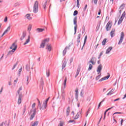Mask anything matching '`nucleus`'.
Returning a JSON list of instances; mask_svg holds the SVG:
<instances>
[{"instance_id":"1","label":"nucleus","mask_w":126,"mask_h":126,"mask_svg":"<svg viewBox=\"0 0 126 126\" xmlns=\"http://www.w3.org/2000/svg\"><path fill=\"white\" fill-rule=\"evenodd\" d=\"M39 8V3L38 1H35L34 3L33 7V12L34 13H37L38 12V9Z\"/></svg>"},{"instance_id":"2","label":"nucleus","mask_w":126,"mask_h":126,"mask_svg":"<svg viewBox=\"0 0 126 126\" xmlns=\"http://www.w3.org/2000/svg\"><path fill=\"white\" fill-rule=\"evenodd\" d=\"M77 17H75L73 19V22H74V25H75L74 27V35H75L76 34V31L77 30Z\"/></svg>"},{"instance_id":"3","label":"nucleus","mask_w":126,"mask_h":126,"mask_svg":"<svg viewBox=\"0 0 126 126\" xmlns=\"http://www.w3.org/2000/svg\"><path fill=\"white\" fill-rule=\"evenodd\" d=\"M111 28H112V21H109L107 23L105 29L106 31H110V30H111Z\"/></svg>"},{"instance_id":"4","label":"nucleus","mask_w":126,"mask_h":126,"mask_svg":"<svg viewBox=\"0 0 126 126\" xmlns=\"http://www.w3.org/2000/svg\"><path fill=\"white\" fill-rule=\"evenodd\" d=\"M124 38H125V33L122 32L121 33L120 39L118 42V45H121L122 43H123V40H124Z\"/></svg>"},{"instance_id":"5","label":"nucleus","mask_w":126,"mask_h":126,"mask_svg":"<svg viewBox=\"0 0 126 126\" xmlns=\"http://www.w3.org/2000/svg\"><path fill=\"white\" fill-rule=\"evenodd\" d=\"M50 98H51V97H49L43 102V103L42 104V107H43V108L42 109V110H45V109H46V108H47V105H48V102L49 100H50Z\"/></svg>"},{"instance_id":"6","label":"nucleus","mask_w":126,"mask_h":126,"mask_svg":"<svg viewBox=\"0 0 126 126\" xmlns=\"http://www.w3.org/2000/svg\"><path fill=\"white\" fill-rule=\"evenodd\" d=\"M50 41V38H46L42 41L40 44V48H44L46 42H49Z\"/></svg>"},{"instance_id":"7","label":"nucleus","mask_w":126,"mask_h":126,"mask_svg":"<svg viewBox=\"0 0 126 126\" xmlns=\"http://www.w3.org/2000/svg\"><path fill=\"white\" fill-rule=\"evenodd\" d=\"M33 113L31 115L30 117L31 121H32V120L35 118V115H36V113H37V108L33 109Z\"/></svg>"},{"instance_id":"8","label":"nucleus","mask_w":126,"mask_h":126,"mask_svg":"<svg viewBox=\"0 0 126 126\" xmlns=\"http://www.w3.org/2000/svg\"><path fill=\"white\" fill-rule=\"evenodd\" d=\"M102 68H103V65H102V64H100L97 66L96 71L98 73V74H99V73H101V71L102 70Z\"/></svg>"},{"instance_id":"9","label":"nucleus","mask_w":126,"mask_h":126,"mask_svg":"<svg viewBox=\"0 0 126 126\" xmlns=\"http://www.w3.org/2000/svg\"><path fill=\"white\" fill-rule=\"evenodd\" d=\"M97 61V59L95 57H92V59L89 61V63H92V64L94 65L95 63H96V61Z\"/></svg>"},{"instance_id":"10","label":"nucleus","mask_w":126,"mask_h":126,"mask_svg":"<svg viewBox=\"0 0 126 126\" xmlns=\"http://www.w3.org/2000/svg\"><path fill=\"white\" fill-rule=\"evenodd\" d=\"M108 75L103 77L102 78L99 80L98 81L99 82H101V81H104V80H107V79H108L109 78L110 75V74H109V73H108Z\"/></svg>"},{"instance_id":"11","label":"nucleus","mask_w":126,"mask_h":126,"mask_svg":"<svg viewBox=\"0 0 126 126\" xmlns=\"http://www.w3.org/2000/svg\"><path fill=\"white\" fill-rule=\"evenodd\" d=\"M75 99H77V101H78V88H77L75 91Z\"/></svg>"},{"instance_id":"12","label":"nucleus","mask_w":126,"mask_h":126,"mask_svg":"<svg viewBox=\"0 0 126 126\" xmlns=\"http://www.w3.org/2000/svg\"><path fill=\"white\" fill-rule=\"evenodd\" d=\"M112 50H113V47H109L107 50L105 52L106 55H108V54H110V52H111V51H112Z\"/></svg>"},{"instance_id":"13","label":"nucleus","mask_w":126,"mask_h":126,"mask_svg":"<svg viewBox=\"0 0 126 126\" xmlns=\"http://www.w3.org/2000/svg\"><path fill=\"white\" fill-rule=\"evenodd\" d=\"M116 31V29H112V31L110 32V36L111 38H113L114 37V35H115V32Z\"/></svg>"},{"instance_id":"14","label":"nucleus","mask_w":126,"mask_h":126,"mask_svg":"<svg viewBox=\"0 0 126 126\" xmlns=\"http://www.w3.org/2000/svg\"><path fill=\"white\" fill-rule=\"evenodd\" d=\"M25 37H26V31L23 32L22 36L20 38L21 41H22V40H23Z\"/></svg>"},{"instance_id":"15","label":"nucleus","mask_w":126,"mask_h":126,"mask_svg":"<svg viewBox=\"0 0 126 126\" xmlns=\"http://www.w3.org/2000/svg\"><path fill=\"white\" fill-rule=\"evenodd\" d=\"M10 49H15V51H16V49H17V45H15V43H13L10 47Z\"/></svg>"},{"instance_id":"16","label":"nucleus","mask_w":126,"mask_h":126,"mask_svg":"<svg viewBox=\"0 0 126 126\" xmlns=\"http://www.w3.org/2000/svg\"><path fill=\"white\" fill-rule=\"evenodd\" d=\"M30 39H31V37L30 35H29L28 37V39L26 40V42L24 43V45H27V44H28V43H29L30 42Z\"/></svg>"},{"instance_id":"17","label":"nucleus","mask_w":126,"mask_h":126,"mask_svg":"<svg viewBox=\"0 0 126 126\" xmlns=\"http://www.w3.org/2000/svg\"><path fill=\"white\" fill-rule=\"evenodd\" d=\"M14 52H15V49H12L11 50L8 52L7 55L9 56V55H12Z\"/></svg>"},{"instance_id":"18","label":"nucleus","mask_w":126,"mask_h":126,"mask_svg":"<svg viewBox=\"0 0 126 126\" xmlns=\"http://www.w3.org/2000/svg\"><path fill=\"white\" fill-rule=\"evenodd\" d=\"M86 41H87V35H86L85 37L84 41V44H83V45L82 46V48L81 50H83V48L85 46V44H86Z\"/></svg>"},{"instance_id":"19","label":"nucleus","mask_w":126,"mask_h":126,"mask_svg":"<svg viewBox=\"0 0 126 126\" xmlns=\"http://www.w3.org/2000/svg\"><path fill=\"white\" fill-rule=\"evenodd\" d=\"M79 115H81V111H79L77 115L75 116L74 120H77L79 118Z\"/></svg>"},{"instance_id":"20","label":"nucleus","mask_w":126,"mask_h":126,"mask_svg":"<svg viewBox=\"0 0 126 126\" xmlns=\"http://www.w3.org/2000/svg\"><path fill=\"white\" fill-rule=\"evenodd\" d=\"M70 112V110L69 109V107H68L66 111V116L67 117H68Z\"/></svg>"},{"instance_id":"21","label":"nucleus","mask_w":126,"mask_h":126,"mask_svg":"<svg viewBox=\"0 0 126 126\" xmlns=\"http://www.w3.org/2000/svg\"><path fill=\"white\" fill-rule=\"evenodd\" d=\"M67 80V78L66 77H65V79L63 81V87H64L63 88H65V86L66 85V81Z\"/></svg>"},{"instance_id":"22","label":"nucleus","mask_w":126,"mask_h":126,"mask_svg":"<svg viewBox=\"0 0 126 126\" xmlns=\"http://www.w3.org/2000/svg\"><path fill=\"white\" fill-rule=\"evenodd\" d=\"M46 49L49 51V52H51L52 51V46L51 45H47L46 46Z\"/></svg>"},{"instance_id":"23","label":"nucleus","mask_w":126,"mask_h":126,"mask_svg":"<svg viewBox=\"0 0 126 126\" xmlns=\"http://www.w3.org/2000/svg\"><path fill=\"white\" fill-rule=\"evenodd\" d=\"M66 65V61H63L62 63V70L63 69V68L65 67Z\"/></svg>"},{"instance_id":"24","label":"nucleus","mask_w":126,"mask_h":126,"mask_svg":"<svg viewBox=\"0 0 126 126\" xmlns=\"http://www.w3.org/2000/svg\"><path fill=\"white\" fill-rule=\"evenodd\" d=\"M36 30L38 32V33H41V32L45 31V29L42 28H37Z\"/></svg>"},{"instance_id":"25","label":"nucleus","mask_w":126,"mask_h":126,"mask_svg":"<svg viewBox=\"0 0 126 126\" xmlns=\"http://www.w3.org/2000/svg\"><path fill=\"white\" fill-rule=\"evenodd\" d=\"M115 91V89H112L107 94V96H109V95H112L113 93H114V92Z\"/></svg>"},{"instance_id":"26","label":"nucleus","mask_w":126,"mask_h":126,"mask_svg":"<svg viewBox=\"0 0 126 126\" xmlns=\"http://www.w3.org/2000/svg\"><path fill=\"white\" fill-rule=\"evenodd\" d=\"M80 72V68H78L77 69L76 73L75 75V78H76L77 76H78V74H79V72Z\"/></svg>"},{"instance_id":"27","label":"nucleus","mask_w":126,"mask_h":126,"mask_svg":"<svg viewBox=\"0 0 126 126\" xmlns=\"http://www.w3.org/2000/svg\"><path fill=\"white\" fill-rule=\"evenodd\" d=\"M48 3V1H46L43 4V7L44 10H46V8H47L46 5Z\"/></svg>"},{"instance_id":"28","label":"nucleus","mask_w":126,"mask_h":126,"mask_svg":"<svg viewBox=\"0 0 126 126\" xmlns=\"http://www.w3.org/2000/svg\"><path fill=\"white\" fill-rule=\"evenodd\" d=\"M40 84L41 86H43L44 85V80H43V78H41L40 80Z\"/></svg>"},{"instance_id":"29","label":"nucleus","mask_w":126,"mask_h":126,"mask_svg":"<svg viewBox=\"0 0 126 126\" xmlns=\"http://www.w3.org/2000/svg\"><path fill=\"white\" fill-rule=\"evenodd\" d=\"M106 42H107V38H104L102 42V46H105L106 45Z\"/></svg>"},{"instance_id":"30","label":"nucleus","mask_w":126,"mask_h":126,"mask_svg":"<svg viewBox=\"0 0 126 126\" xmlns=\"http://www.w3.org/2000/svg\"><path fill=\"white\" fill-rule=\"evenodd\" d=\"M39 125V121H35L34 123L32 125V126H37Z\"/></svg>"},{"instance_id":"31","label":"nucleus","mask_w":126,"mask_h":126,"mask_svg":"<svg viewBox=\"0 0 126 126\" xmlns=\"http://www.w3.org/2000/svg\"><path fill=\"white\" fill-rule=\"evenodd\" d=\"M64 89H65V88H64V87H62V95H64Z\"/></svg>"},{"instance_id":"32","label":"nucleus","mask_w":126,"mask_h":126,"mask_svg":"<svg viewBox=\"0 0 126 126\" xmlns=\"http://www.w3.org/2000/svg\"><path fill=\"white\" fill-rule=\"evenodd\" d=\"M125 6H126V4H122L121 5V6H120V7L119 8V9H121L122 10H123V9H124V8H125Z\"/></svg>"},{"instance_id":"33","label":"nucleus","mask_w":126,"mask_h":126,"mask_svg":"<svg viewBox=\"0 0 126 126\" xmlns=\"http://www.w3.org/2000/svg\"><path fill=\"white\" fill-rule=\"evenodd\" d=\"M125 16H126V12L124 11L123 12V13L122 14V16H121L120 18L121 19H124V18H125Z\"/></svg>"},{"instance_id":"34","label":"nucleus","mask_w":126,"mask_h":126,"mask_svg":"<svg viewBox=\"0 0 126 126\" xmlns=\"http://www.w3.org/2000/svg\"><path fill=\"white\" fill-rule=\"evenodd\" d=\"M26 16H27V19H28L29 20H31L32 18H31V17L30 16V14H27L26 15Z\"/></svg>"},{"instance_id":"35","label":"nucleus","mask_w":126,"mask_h":126,"mask_svg":"<svg viewBox=\"0 0 126 126\" xmlns=\"http://www.w3.org/2000/svg\"><path fill=\"white\" fill-rule=\"evenodd\" d=\"M46 76L47 77L50 76V69L46 70Z\"/></svg>"},{"instance_id":"36","label":"nucleus","mask_w":126,"mask_h":126,"mask_svg":"<svg viewBox=\"0 0 126 126\" xmlns=\"http://www.w3.org/2000/svg\"><path fill=\"white\" fill-rule=\"evenodd\" d=\"M123 20H124V19H121L120 18L119 21H118V25H120V24H121V23H122L123 22Z\"/></svg>"},{"instance_id":"37","label":"nucleus","mask_w":126,"mask_h":126,"mask_svg":"<svg viewBox=\"0 0 126 126\" xmlns=\"http://www.w3.org/2000/svg\"><path fill=\"white\" fill-rule=\"evenodd\" d=\"M66 54V48H65V49L63 50V56H65Z\"/></svg>"},{"instance_id":"38","label":"nucleus","mask_w":126,"mask_h":126,"mask_svg":"<svg viewBox=\"0 0 126 126\" xmlns=\"http://www.w3.org/2000/svg\"><path fill=\"white\" fill-rule=\"evenodd\" d=\"M92 67H93V65H92L91 64H90L88 70H91V69H92Z\"/></svg>"},{"instance_id":"39","label":"nucleus","mask_w":126,"mask_h":126,"mask_svg":"<svg viewBox=\"0 0 126 126\" xmlns=\"http://www.w3.org/2000/svg\"><path fill=\"white\" fill-rule=\"evenodd\" d=\"M19 5H20V3L19 2H17L14 4L13 6L16 7V6H19Z\"/></svg>"},{"instance_id":"40","label":"nucleus","mask_w":126,"mask_h":126,"mask_svg":"<svg viewBox=\"0 0 126 126\" xmlns=\"http://www.w3.org/2000/svg\"><path fill=\"white\" fill-rule=\"evenodd\" d=\"M39 108L40 110H42V105H41V103L38 104L37 109H39Z\"/></svg>"},{"instance_id":"41","label":"nucleus","mask_w":126,"mask_h":126,"mask_svg":"<svg viewBox=\"0 0 126 126\" xmlns=\"http://www.w3.org/2000/svg\"><path fill=\"white\" fill-rule=\"evenodd\" d=\"M26 69L27 71H29V64H27L26 65Z\"/></svg>"},{"instance_id":"42","label":"nucleus","mask_w":126,"mask_h":126,"mask_svg":"<svg viewBox=\"0 0 126 126\" xmlns=\"http://www.w3.org/2000/svg\"><path fill=\"white\" fill-rule=\"evenodd\" d=\"M84 90H83V89L81 90V92H80V96H81V97H83V94H84L83 92H84Z\"/></svg>"},{"instance_id":"43","label":"nucleus","mask_w":126,"mask_h":126,"mask_svg":"<svg viewBox=\"0 0 126 126\" xmlns=\"http://www.w3.org/2000/svg\"><path fill=\"white\" fill-rule=\"evenodd\" d=\"M17 64H18V62H17L14 65L12 69V70H13V69H14L15 67H16V65H17Z\"/></svg>"},{"instance_id":"44","label":"nucleus","mask_w":126,"mask_h":126,"mask_svg":"<svg viewBox=\"0 0 126 126\" xmlns=\"http://www.w3.org/2000/svg\"><path fill=\"white\" fill-rule=\"evenodd\" d=\"M77 43L76 46H78L79 45V43H80V39L77 38Z\"/></svg>"},{"instance_id":"45","label":"nucleus","mask_w":126,"mask_h":126,"mask_svg":"<svg viewBox=\"0 0 126 126\" xmlns=\"http://www.w3.org/2000/svg\"><path fill=\"white\" fill-rule=\"evenodd\" d=\"M78 14V11L77 10H75L73 13L74 16H75V15H77Z\"/></svg>"},{"instance_id":"46","label":"nucleus","mask_w":126,"mask_h":126,"mask_svg":"<svg viewBox=\"0 0 126 126\" xmlns=\"http://www.w3.org/2000/svg\"><path fill=\"white\" fill-rule=\"evenodd\" d=\"M101 78V74L98 75L96 77L95 80H99L100 78Z\"/></svg>"},{"instance_id":"47","label":"nucleus","mask_w":126,"mask_h":126,"mask_svg":"<svg viewBox=\"0 0 126 126\" xmlns=\"http://www.w3.org/2000/svg\"><path fill=\"white\" fill-rule=\"evenodd\" d=\"M21 90H22V87H20L19 88V90L17 91L18 94H19V93H20V91H21Z\"/></svg>"},{"instance_id":"48","label":"nucleus","mask_w":126,"mask_h":126,"mask_svg":"<svg viewBox=\"0 0 126 126\" xmlns=\"http://www.w3.org/2000/svg\"><path fill=\"white\" fill-rule=\"evenodd\" d=\"M21 99L22 98H18V104L19 105H20V104H21Z\"/></svg>"},{"instance_id":"49","label":"nucleus","mask_w":126,"mask_h":126,"mask_svg":"<svg viewBox=\"0 0 126 126\" xmlns=\"http://www.w3.org/2000/svg\"><path fill=\"white\" fill-rule=\"evenodd\" d=\"M107 112L108 111H107L106 110H105V111L104 112L103 120H105V118H106V115H107Z\"/></svg>"},{"instance_id":"50","label":"nucleus","mask_w":126,"mask_h":126,"mask_svg":"<svg viewBox=\"0 0 126 126\" xmlns=\"http://www.w3.org/2000/svg\"><path fill=\"white\" fill-rule=\"evenodd\" d=\"M9 30H10V27H8L7 29L5 31V32H6L7 33V32H8V31H9Z\"/></svg>"},{"instance_id":"51","label":"nucleus","mask_w":126,"mask_h":126,"mask_svg":"<svg viewBox=\"0 0 126 126\" xmlns=\"http://www.w3.org/2000/svg\"><path fill=\"white\" fill-rule=\"evenodd\" d=\"M94 1V4H97V2H98V0H93L92 1V2H93Z\"/></svg>"},{"instance_id":"52","label":"nucleus","mask_w":126,"mask_h":126,"mask_svg":"<svg viewBox=\"0 0 126 126\" xmlns=\"http://www.w3.org/2000/svg\"><path fill=\"white\" fill-rule=\"evenodd\" d=\"M19 95V98L22 99V97H23V95L21 94H18Z\"/></svg>"},{"instance_id":"53","label":"nucleus","mask_w":126,"mask_h":126,"mask_svg":"<svg viewBox=\"0 0 126 126\" xmlns=\"http://www.w3.org/2000/svg\"><path fill=\"white\" fill-rule=\"evenodd\" d=\"M113 108H115V106H112L111 107L107 109L106 111V112H108V111H110V110H112V109H113Z\"/></svg>"},{"instance_id":"54","label":"nucleus","mask_w":126,"mask_h":126,"mask_svg":"<svg viewBox=\"0 0 126 126\" xmlns=\"http://www.w3.org/2000/svg\"><path fill=\"white\" fill-rule=\"evenodd\" d=\"M77 7L79 8V0H77Z\"/></svg>"},{"instance_id":"55","label":"nucleus","mask_w":126,"mask_h":126,"mask_svg":"<svg viewBox=\"0 0 126 126\" xmlns=\"http://www.w3.org/2000/svg\"><path fill=\"white\" fill-rule=\"evenodd\" d=\"M35 106H36V103H33V104L32 106V109H34V108H35Z\"/></svg>"},{"instance_id":"56","label":"nucleus","mask_w":126,"mask_h":126,"mask_svg":"<svg viewBox=\"0 0 126 126\" xmlns=\"http://www.w3.org/2000/svg\"><path fill=\"white\" fill-rule=\"evenodd\" d=\"M32 29V27L31 26V25L29 26L28 28V30L31 31V29Z\"/></svg>"},{"instance_id":"57","label":"nucleus","mask_w":126,"mask_h":126,"mask_svg":"<svg viewBox=\"0 0 126 126\" xmlns=\"http://www.w3.org/2000/svg\"><path fill=\"white\" fill-rule=\"evenodd\" d=\"M69 62H70V63L71 64V63H72V62H73V58H71L70 60H69Z\"/></svg>"},{"instance_id":"58","label":"nucleus","mask_w":126,"mask_h":126,"mask_svg":"<svg viewBox=\"0 0 126 126\" xmlns=\"http://www.w3.org/2000/svg\"><path fill=\"white\" fill-rule=\"evenodd\" d=\"M75 121L74 120H69V121H68V123H74V124H75Z\"/></svg>"},{"instance_id":"59","label":"nucleus","mask_w":126,"mask_h":126,"mask_svg":"<svg viewBox=\"0 0 126 126\" xmlns=\"http://www.w3.org/2000/svg\"><path fill=\"white\" fill-rule=\"evenodd\" d=\"M70 46H71V44H69L68 46H66L65 47V48H66V50H69V48H70Z\"/></svg>"},{"instance_id":"60","label":"nucleus","mask_w":126,"mask_h":126,"mask_svg":"<svg viewBox=\"0 0 126 126\" xmlns=\"http://www.w3.org/2000/svg\"><path fill=\"white\" fill-rule=\"evenodd\" d=\"M63 126V123L62 122H60L59 126Z\"/></svg>"},{"instance_id":"61","label":"nucleus","mask_w":126,"mask_h":126,"mask_svg":"<svg viewBox=\"0 0 126 126\" xmlns=\"http://www.w3.org/2000/svg\"><path fill=\"white\" fill-rule=\"evenodd\" d=\"M7 22V16H6L4 19V22Z\"/></svg>"},{"instance_id":"62","label":"nucleus","mask_w":126,"mask_h":126,"mask_svg":"<svg viewBox=\"0 0 126 126\" xmlns=\"http://www.w3.org/2000/svg\"><path fill=\"white\" fill-rule=\"evenodd\" d=\"M81 37V34L80 33V34H79L78 35L77 39H80Z\"/></svg>"},{"instance_id":"63","label":"nucleus","mask_w":126,"mask_h":126,"mask_svg":"<svg viewBox=\"0 0 126 126\" xmlns=\"http://www.w3.org/2000/svg\"><path fill=\"white\" fill-rule=\"evenodd\" d=\"M86 8H87V4L85 6V7L84 8V11L86 10Z\"/></svg>"},{"instance_id":"64","label":"nucleus","mask_w":126,"mask_h":126,"mask_svg":"<svg viewBox=\"0 0 126 126\" xmlns=\"http://www.w3.org/2000/svg\"><path fill=\"white\" fill-rule=\"evenodd\" d=\"M101 14V9H99L98 12V15H100Z\"/></svg>"}]
</instances>
